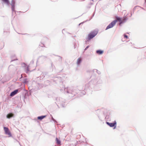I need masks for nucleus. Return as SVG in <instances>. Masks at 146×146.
<instances>
[{"instance_id": "obj_1", "label": "nucleus", "mask_w": 146, "mask_h": 146, "mask_svg": "<svg viewBox=\"0 0 146 146\" xmlns=\"http://www.w3.org/2000/svg\"><path fill=\"white\" fill-rule=\"evenodd\" d=\"M98 33L97 31H93L90 33L86 39L87 41H88L91 39L93 38Z\"/></svg>"}, {"instance_id": "obj_2", "label": "nucleus", "mask_w": 146, "mask_h": 146, "mask_svg": "<svg viewBox=\"0 0 146 146\" xmlns=\"http://www.w3.org/2000/svg\"><path fill=\"white\" fill-rule=\"evenodd\" d=\"M3 128L5 134L7 135L9 137H11V134L8 128L4 127Z\"/></svg>"}, {"instance_id": "obj_3", "label": "nucleus", "mask_w": 146, "mask_h": 146, "mask_svg": "<svg viewBox=\"0 0 146 146\" xmlns=\"http://www.w3.org/2000/svg\"><path fill=\"white\" fill-rule=\"evenodd\" d=\"M116 21H113L111 22L106 27V30L110 29L113 27L116 23Z\"/></svg>"}, {"instance_id": "obj_4", "label": "nucleus", "mask_w": 146, "mask_h": 146, "mask_svg": "<svg viewBox=\"0 0 146 146\" xmlns=\"http://www.w3.org/2000/svg\"><path fill=\"white\" fill-rule=\"evenodd\" d=\"M106 123L110 127H115L114 129L115 128L116 125V122L115 121H114L113 123H110L108 122H107Z\"/></svg>"}, {"instance_id": "obj_5", "label": "nucleus", "mask_w": 146, "mask_h": 146, "mask_svg": "<svg viewBox=\"0 0 146 146\" xmlns=\"http://www.w3.org/2000/svg\"><path fill=\"white\" fill-rule=\"evenodd\" d=\"M18 90H15L13 92H12L11 94H10V96H13L15 95V94H16L18 92Z\"/></svg>"}, {"instance_id": "obj_6", "label": "nucleus", "mask_w": 146, "mask_h": 146, "mask_svg": "<svg viewBox=\"0 0 146 146\" xmlns=\"http://www.w3.org/2000/svg\"><path fill=\"white\" fill-rule=\"evenodd\" d=\"M14 116V114L11 113L8 114L7 116V117L8 118H10L11 117H13Z\"/></svg>"}, {"instance_id": "obj_7", "label": "nucleus", "mask_w": 146, "mask_h": 146, "mask_svg": "<svg viewBox=\"0 0 146 146\" xmlns=\"http://www.w3.org/2000/svg\"><path fill=\"white\" fill-rule=\"evenodd\" d=\"M96 52L97 54H101L103 53V51L100 50H97Z\"/></svg>"}, {"instance_id": "obj_8", "label": "nucleus", "mask_w": 146, "mask_h": 146, "mask_svg": "<svg viewBox=\"0 0 146 146\" xmlns=\"http://www.w3.org/2000/svg\"><path fill=\"white\" fill-rule=\"evenodd\" d=\"M4 3H6L7 5H9V0H1Z\"/></svg>"}, {"instance_id": "obj_9", "label": "nucleus", "mask_w": 146, "mask_h": 146, "mask_svg": "<svg viewBox=\"0 0 146 146\" xmlns=\"http://www.w3.org/2000/svg\"><path fill=\"white\" fill-rule=\"evenodd\" d=\"M116 19L114 21H116V23L118 21L119 22H120L121 21V19L117 17H115Z\"/></svg>"}, {"instance_id": "obj_10", "label": "nucleus", "mask_w": 146, "mask_h": 146, "mask_svg": "<svg viewBox=\"0 0 146 146\" xmlns=\"http://www.w3.org/2000/svg\"><path fill=\"white\" fill-rule=\"evenodd\" d=\"M46 117V115L39 116V117H38V119H40V120H41L42 119H43L45 117Z\"/></svg>"}, {"instance_id": "obj_11", "label": "nucleus", "mask_w": 146, "mask_h": 146, "mask_svg": "<svg viewBox=\"0 0 146 146\" xmlns=\"http://www.w3.org/2000/svg\"><path fill=\"white\" fill-rule=\"evenodd\" d=\"M82 60L81 58H78L77 61V63L78 64H79L81 62Z\"/></svg>"}, {"instance_id": "obj_12", "label": "nucleus", "mask_w": 146, "mask_h": 146, "mask_svg": "<svg viewBox=\"0 0 146 146\" xmlns=\"http://www.w3.org/2000/svg\"><path fill=\"white\" fill-rule=\"evenodd\" d=\"M56 143L58 144H60V140H59L57 138H56Z\"/></svg>"}, {"instance_id": "obj_13", "label": "nucleus", "mask_w": 146, "mask_h": 146, "mask_svg": "<svg viewBox=\"0 0 146 146\" xmlns=\"http://www.w3.org/2000/svg\"><path fill=\"white\" fill-rule=\"evenodd\" d=\"M15 2L14 1H13V3L12 4V9L13 11H14V7H15Z\"/></svg>"}, {"instance_id": "obj_14", "label": "nucleus", "mask_w": 146, "mask_h": 146, "mask_svg": "<svg viewBox=\"0 0 146 146\" xmlns=\"http://www.w3.org/2000/svg\"><path fill=\"white\" fill-rule=\"evenodd\" d=\"M127 19V17H124L122 19H121V21L123 22H124L125 20H126Z\"/></svg>"}, {"instance_id": "obj_15", "label": "nucleus", "mask_w": 146, "mask_h": 146, "mask_svg": "<svg viewBox=\"0 0 146 146\" xmlns=\"http://www.w3.org/2000/svg\"><path fill=\"white\" fill-rule=\"evenodd\" d=\"M124 37L126 38H128V36L125 35H124Z\"/></svg>"}, {"instance_id": "obj_16", "label": "nucleus", "mask_w": 146, "mask_h": 146, "mask_svg": "<svg viewBox=\"0 0 146 146\" xmlns=\"http://www.w3.org/2000/svg\"><path fill=\"white\" fill-rule=\"evenodd\" d=\"M89 46H87L86 47V48H85V50H86L88 48H89Z\"/></svg>"}, {"instance_id": "obj_17", "label": "nucleus", "mask_w": 146, "mask_h": 146, "mask_svg": "<svg viewBox=\"0 0 146 146\" xmlns=\"http://www.w3.org/2000/svg\"><path fill=\"white\" fill-rule=\"evenodd\" d=\"M120 22V23H119V25H121V24H122L123 22L122 21Z\"/></svg>"}]
</instances>
